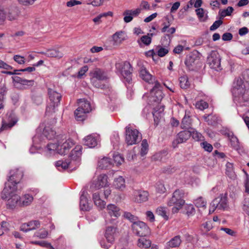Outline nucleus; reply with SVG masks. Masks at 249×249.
Listing matches in <instances>:
<instances>
[{
    "instance_id": "obj_1",
    "label": "nucleus",
    "mask_w": 249,
    "mask_h": 249,
    "mask_svg": "<svg viewBox=\"0 0 249 249\" xmlns=\"http://www.w3.org/2000/svg\"><path fill=\"white\" fill-rule=\"evenodd\" d=\"M232 92L234 101L240 106L246 105L249 102V86L247 82H244L241 78H237L233 83Z\"/></svg>"
},
{
    "instance_id": "obj_2",
    "label": "nucleus",
    "mask_w": 249,
    "mask_h": 249,
    "mask_svg": "<svg viewBox=\"0 0 249 249\" xmlns=\"http://www.w3.org/2000/svg\"><path fill=\"white\" fill-rule=\"evenodd\" d=\"M82 149L81 145H76L71 150L68 160L65 161L58 160L56 161L55 165L57 169L62 171L67 168L75 169L78 167L80 164Z\"/></svg>"
},
{
    "instance_id": "obj_3",
    "label": "nucleus",
    "mask_w": 249,
    "mask_h": 249,
    "mask_svg": "<svg viewBox=\"0 0 249 249\" xmlns=\"http://www.w3.org/2000/svg\"><path fill=\"white\" fill-rule=\"evenodd\" d=\"M161 89L162 87L160 83L158 82H156L153 88L150 90V95L149 97V102L151 103H155V105H158V106L154 108L153 112V115L155 122L156 119L159 120V118H161L164 111V106L159 105L163 97Z\"/></svg>"
},
{
    "instance_id": "obj_4",
    "label": "nucleus",
    "mask_w": 249,
    "mask_h": 249,
    "mask_svg": "<svg viewBox=\"0 0 249 249\" xmlns=\"http://www.w3.org/2000/svg\"><path fill=\"white\" fill-rule=\"evenodd\" d=\"M23 176V171L21 168L11 170L8 177L7 181L5 184L4 191L10 193L17 190V185L19 183Z\"/></svg>"
},
{
    "instance_id": "obj_5",
    "label": "nucleus",
    "mask_w": 249,
    "mask_h": 249,
    "mask_svg": "<svg viewBox=\"0 0 249 249\" xmlns=\"http://www.w3.org/2000/svg\"><path fill=\"white\" fill-rule=\"evenodd\" d=\"M90 81L91 84L96 88L104 89L105 85L102 82L108 78L106 71L99 68H96L90 72Z\"/></svg>"
},
{
    "instance_id": "obj_6",
    "label": "nucleus",
    "mask_w": 249,
    "mask_h": 249,
    "mask_svg": "<svg viewBox=\"0 0 249 249\" xmlns=\"http://www.w3.org/2000/svg\"><path fill=\"white\" fill-rule=\"evenodd\" d=\"M183 193L181 190H176L167 202L169 206H174L172 208V212L176 213L182 208L185 203V201L182 199Z\"/></svg>"
},
{
    "instance_id": "obj_7",
    "label": "nucleus",
    "mask_w": 249,
    "mask_h": 249,
    "mask_svg": "<svg viewBox=\"0 0 249 249\" xmlns=\"http://www.w3.org/2000/svg\"><path fill=\"white\" fill-rule=\"evenodd\" d=\"M48 95L50 102L46 107V113L50 114L55 112V109L57 107L61 100L62 96L60 93L52 89H48Z\"/></svg>"
},
{
    "instance_id": "obj_8",
    "label": "nucleus",
    "mask_w": 249,
    "mask_h": 249,
    "mask_svg": "<svg viewBox=\"0 0 249 249\" xmlns=\"http://www.w3.org/2000/svg\"><path fill=\"white\" fill-rule=\"evenodd\" d=\"M228 207V199L226 194H221L214 199L210 206L209 213H212L216 209L224 210Z\"/></svg>"
},
{
    "instance_id": "obj_9",
    "label": "nucleus",
    "mask_w": 249,
    "mask_h": 249,
    "mask_svg": "<svg viewBox=\"0 0 249 249\" xmlns=\"http://www.w3.org/2000/svg\"><path fill=\"white\" fill-rule=\"evenodd\" d=\"M142 138V135L138 130L132 129L130 125L125 127V142L127 145L136 144Z\"/></svg>"
},
{
    "instance_id": "obj_10",
    "label": "nucleus",
    "mask_w": 249,
    "mask_h": 249,
    "mask_svg": "<svg viewBox=\"0 0 249 249\" xmlns=\"http://www.w3.org/2000/svg\"><path fill=\"white\" fill-rule=\"evenodd\" d=\"M117 234V229L115 227L113 226L107 227L105 233V237L107 243L106 244L104 241H102L101 242V246L104 249H108L114 241Z\"/></svg>"
},
{
    "instance_id": "obj_11",
    "label": "nucleus",
    "mask_w": 249,
    "mask_h": 249,
    "mask_svg": "<svg viewBox=\"0 0 249 249\" xmlns=\"http://www.w3.org/2000/svg\"><path fill=\"white\" fill-rule=\"evenodd\" d=\"M134 233L140 236H145L150 233V229L144 222L138 221L132 225Z\"/></svg>"
},
{
    "instance_id": "obj_12",
    "label": "nucleus",
    "mask_w": 249,
    "mask_h": 249,
    "mask_svg": "<svg viewBox=\"0 0 249 249\" xmlns=\"http://www.w3.org/2000/svg\"><path fill=\"white\" fill-rule=\"evenodd\" d=\"M207 63L212 69L218 71L221 66V58L216 51H212L207 57Z\"/></svg>"
},
{
    "instance_id": "obj_13",
    "label": "nucleus",
    "mask_w": 249,
    "mask_h": 249,
    "mask_svg": "<svg viewBox=\"0 0 249 249\" xmlns=\"http://www.w3.org/2000/svg\"><path fill=\"white\" fill-rule=\"evenodd\" d=\"M74 145V142L71 138L62 140L58 142V153L62 155H65Z\"/></svg>"
},
{
    "instance_id": "obj_14",
    "label": "nucleus",
    "mask_w": 249,
    "mask_h": 249,
    "mask_svg": "<svg viewBox=\"0 0 249 249\" xmlns=\"http://www.w3.org/2000/svg\"><path fill=\"white\" fill-rule=\"evenodd\" d=\"M109 185L107 176L105 174H101L98 176L97 179L93 182L91 188L93 187L99 190L102 188L108 187Z\"/></svg>"
},
{
    "instance_id": "obj_15",
    "label": "nucleus",
    "mask_w": 249,
    "mask_h": 249,
    "mask_svg": "<svg viewBox=\"0 0 249 249\" xmlns=\"http://www.w3.org/2000/svg\"><path fill=\"white\" fill-rule=\"evenodd\" d=\"M14 192H12L10 193H8L3 191L4 193L10 196L7 200V205L11 209H14L17 206H20L21 204V201H20V197L17 194H14L13 193Z\"/></svg>"
},
{
    "instance_id": "obj_16",
    "label": "nucleus",
    "mask_w": 249,
    "mask_h": 249,
    "mask_svg": "<svg viewBox=\"0 0 249 249\" xmlns=\"http://www.w3.org/2000/svg\"><path fill=\"white\" fill-rule=\"evenodd\" d=\"M191 136V131L183 130L180 131L178 134L176 139L173 142V146L175 147L178 144L185 142Z\"/></svg>"
},
{
    "instance_id": "obj_17",
    "label": "nucleus",
    "mask_w": 249,
    "mask_h": 249,
    "mask_svg": "<svg viewBox=\"0 0 249 249\" xmlns=\"http://www.w3.org/2000/svg\"><path fill=\"white\" fill-rule=\"evenodd\" d=\"M40 222L38 220H32L28 222L22 224L20 227V231L27 232L30 231L34 230L39 228Z\"/></svg>"
},
{
    "instance_id": "obj_18",
    "label": "nucleus",
    "mask_w": 249,
    "mask_h": 249,
    "mask_svg": "<svg viewBox=\"0 0 249 249\" xmlns=\"http://www.w3.org/2000/svg\"><path fill=\"white\" fill-rule=\"evenodd\" d=\"M140 76L142 79L150 84H154L156 82H158L146 68L143 66L140 70Z\"/></svg>"
},
{
    "instance_id": "obj_19",
    "label": "nucleus",
    "mask_w": 249,
    "mask_h": 249,
    "mask_svg": "<svg viewBox=\"0 0 249 249\" xmlns=\"http://www.w3.org/2000/svg\"><path fill=\"white\" fill-rule=\"evenodd\" d=\"M133 195L134 201L138 203L146 202L148 199L149 193L146 191L135 190Z\"/></svg>"
},
{
    "instance_id": "obj_20",
    "label": "nucleus",
    "mask_w": 249,
    "mask_h": 249,
    "mask_svg": "<svg viewBox=\"0 0 249 249\" xmlns=\"http://www.w3.org/2000/svg\"><path fill=\"white\" fill-rule=\"evenodd\" d=\"M132 68L129 63L125 62L122 70V75L126 81L129 83L132 80Z\"/></svg>"
},
{
    "instance_id": "obj_21",
    "label": "nucleus",
    "mask_w": 249,
    "mask_h": 249,
    "mask_svg": "<svg viewBox=\"0 0 249 249\" xmlns=\"http://www.w3.org/2000/svg\"><path fill=\"white\" fill-rule=\"evenodd\" d=\"M17 121L18 119L15 115L13 113H10L9 114H7V121L5 120L2 121L1 129L4 130L11 128L17 123Z\"/></svg>"
},
{
    "instance_id": "obj_22",
    "label": "nucleus",
    "mask_w": 249,
    "mask_h": 249,
    "mask_svg": "<svg viewBox=\"0 0 249 249\" xmlns=\"http://www.w3.org/2000/svg\"><path fill=\"white\" fill-rule=\"evenodd\" d=\"M126 37L127 36L124 31L117 32L112 36V44L114 46L119 45L126 39Z\"/></svg>"
},
{
    "instance_id": "obj_23",
    "label": "nucleus",
    "mask_w": 249,
    "mask_h": 249,
    "mask_svg": "<svg viewBox=\"0 0 249 249\" xmlns=\"http://www.w3.org/2000/svg\"><path fill=\"white\" fill-rule=\"evenodd\" d=\"M84 142L85 145L89 147H94L98 144V136L96 134L89 135L84 139Z\"/></svg>"
},
{
    "instance_id": "obj_24",
    "label": "nucleus",
    "mask_w": 249,
    "mask_h": 249,
    "mask_svg": "<svg viewBox=\"0 0 249 249\" xmlns=\"http://www.w3.org/2000/svg\"><path fill=\"white\" fill-rule=\"evenodd\" d=\"M106 210L107 213L111 216L117 218L121 215L120 209L114 204L107 205Z\"/></svg>"
},
{
    "instance_id": "obj_25",
    "label": "nucleus",
    "mask_w": 249,
    "mask_h": 249,
    "mask_svg": "<svg viewBox=\"0 0 249 249\" xmlns=\"http://www.w3.org/2000/svg\"><path fill=\"white\" fill-rule=\"evenodd\" d=\"M87 192L84 190L82 192L80 200V207L82 210L89 211L90 207L87 197Z\"/></svg>"
},
{
    "instance_id": "obj_26",
    "label": "nucleus",
    "mask_w": 249,
    "mask_h": 249,
    "mask_svg": "<svg viewBox=\"0 0 249 249\" xmlns=\"http://www.w3.org/2000/svg\"><path fill=\"white\" fill-rule=\"evenodd\" d=\"M92 199L95 205L100 209H103L105 208L106 202L100 197L99 192H95L92 195Z\"/></svg>"
},
{
    "instance_id": "obj_27",
    "label": "nucleus",
    "mask_w": 249,
    "mask_h": 249,
    "mask_svg": "<svg viewBox=\"0 0 249 249\" xmlns=\"http://www.w3.org/2000/svg\"><path fill=\"white\" fill-rule=\"evenodd\" d=\"M181 242L180 236L176 235L166 243V247L168 249L178 248L180 246Z\"/></svg>"
},
{
    "instance_id": "obj_28",
    "label": "nucleus",
    "mask_w": 249,
    "mask_h": 249,
    "mask_svg": "<svg viewBox=\"0 0 249 249\" xmlns=\"http://www.w3.org/2000/svg\"><path fill=\"white\" fill-rule=\"evenodd\" d=\"M40 53L44 54L48 57H56L58 58H62L63 56V53L56 49H49L46 52H42Z\"/></svg>"
},
{
    "instance_id": "obj_29",
    "label": "nucleus",
    "mask_w": 249,
    "mask_h": 249,
    "mask_svg": "<svg viewBox=\"0 0 249 249\" xmlns=\"http://www.w3.org/2000/svg\"><path fill=\"white\" fill-rule=\"evenodd\" d=\"M113 186L116 189L123 191L125 188V181L124 178L119 176L118 178H115L113 183Z\"/></svg>"
},
{
    "instance_id": "obj_30",
    "label": "nucleus",
    "mask_w": 249,
    "mask_h": 249,
    "mask_svg": "<svg viewBox=\"0 0 249 249\" xmlns=\"http://www.w3.org/2000/svg\"><path fill=\"white\" fill-rule=\"evenodd\" d=\"M12 79L15 84H19L22 86H32L34 83V80H26L17 76L12 77Z\"/></svg>"
},
{
    "instance_id": "obj_31",
    "label": "nucleus",
    "mask_w": 249,
    "mask_h": 249,
    "mask_svg": "<svg viewBox=\"0 0 249 249\" xmlns=\"http://www.w3.org/2000/svg\"><path fill=\"white\" fill-rule=\"evenodd\" d=\"M78 108L84 110L85 111L89 112L91 111V107L89 102L85 99H80L78 100Z\"/></svg>"
},
{
    "instance_id": "obj_32",
    "label": "nucleus",
    "mask_w": 249,
    "mask_h": 249,
    "mask_svg": "<svg viewBox=\"0 0 249 249\" xmlns=\"http://www.w3.org/2000/svg\"><path fill=\"white\" fill-rule=\"evenodd\" d=\"M198 61L197 57L194 54H190L186 59L185 63L189 69H191Z\"/></svg>"
},
{
    "instance_id": "obj_33",
    "label": "nucleus",
    "mask_w": 249,
    "mask_h": 249,
    "mask_svg": "<svg viewBox=\"0 0 249 249\" xmlns=\"http://www.w3.org/2000/svg\"><path fill=\"white\" fill-rule=\"evenodd\" d=\"M56 132L52 128L45 126L42 132V135L47 139L51 140L55 138Z\"/></svg>"
},
{
    "instance_id": "obj_34",
    "label": "nucleus",
    "mask_w": 249,
    "mask_h": 249,
    "mask_svg": "<svg viewBox=\"0 0 249 249\" xmlns=\"http://www.w3.org/2000/svg\"><path fill=\"white\" fill-rule=\"evenodd\" d=\"M112 163L110 159L105 157L98 161V166L100 169H104L111 166Z\"/></svg>"
},
{
    "instance_id": "obj_35",
    "label": "nucleus",
    "mask_w": 249,
    "mask_h": 249,
    "mask_svg": "<svg viewBox=\"0 0 249 249\" xmlns=\"http://www.w3.org/2000/svg\"><path fill=\"white\" fill-rule=\"evenodd\" d=\"M203 118L209 125H212L216 124L219 121L218 117L213 114L205 115L203 116Z\"/></svg>"
},
{
    "instance_id": "obj_36",
    "label": "nucleus",
    "mask_w": 249,
    "mask_h": 249,
    "mask_svg": "<svg viewBox=\"0 0 249 249\" xmlns=\"http://www.w3.org/2000/svg\"><path fill=\"white\" fill-rule=\"evenodd\" d=\"M156 213L161 216L165 220H167L169 218V213L166 207H158L156 210Z\"/></svg>"
},
{
    "instance_id": "obj_37",
    "label": "nucleus",
    "mask_w": 249,
    "mask_h": 249,
    "mask_svg": "<svg viewBox=\"0 0 249 249\" xmlns=\"http://www.w3.org/2000/svg\"><path fill=\"white\" fill-rule=\"evenodd\" d=\"M226 174L231 179H234L236 178L232 163L231 162L227 163L226 165Z\"/></svg>"
},
{
    "instance_id": "obj_38",
    "label": "nucleus",
    "mask_w": 249,
    "mask_h": 249,
    "mask_svg": "<svg viewBox=\"0 0 249 249\" xmlns=\"http://www.w3.org/2000/svg\"><path fill=\"white\" fill-rule=\"evenodd\" d=\"M88 112L77 108L74 111V116L76 120L78 121H84L86 117V114Z\"/></svg>"
},
{
    "instance_id": "obj_39",
    "label": "nucleus",
    "mask_w": 249,
    "mask_h": 249,
    "mask_svg": "<svg viewBox=\"0 0 249 249\" xmlns=\"http://www.w3.org/2000/svg\"><path fill=\"white\" fill-rule=\"evenodd\" d=\"M19 15V11L18 9L15 8L10 10L8 9L7 18L10 21L16 20L18 18Z\"/></svg>"
},
{
    "instance_id": "obj_40",
    "label": "nucleus",
    "mask_w": 249,
    "mask_h": 249,
    "mask_svg": "<svg viewBox=\"0 0 249 249\" xmlns=\"http://www.w3.org/2000/svg\"><path fill=\"white\" fill-rule=\"evenodd\" d=\"M150 240L147 239L143 236L140 238L138 240V246L142 248H148L151 246Z\"/></svg>"
},
{
    "instance_id": "obj_41",
    "label": "nucleus",
    "mask_w": 249,
    "mask_h": 249,
    "mask_svg": "<svg viewBox=\"0 0 249 249\" xmlns=\"http://www.w3.org/2000/svg\"><path fill=\"white\" fill-rule=\"evenodd\" d=\"M33 200V197L32 196L30 195L29 194L25 195L21 198H20V206H28L31 204Z\"/></svg>"
},
{
    "instance_id": "obj_42",
    "label": "nucleus",
    "mask_w": 249,
    "mask_h": 249,
    "mask_svg": "<svg viewBox=\"0 0 249 249\" xmlns=\"http://www.w3.org/2000/svg\"><path fill=\"white\" fill-rule=\"evenodd\" d=\"M191 123L192 122L191 119L190 118V116L186 113L182 120V122L180 125L182 129L188 128L190 127L191 124Z\"/></svg>"
},
{
    "instance_id": "obj_43",
    "label": "nucleus",
    "mask_w": 249,
    "mask_h": 249,
    "mask_svg": "<svg viewBox=\"0 0 249 249\" xmlns=\"http://www.w3.org/2000/svg\"><path fill=\"white\" fill-rule=\"evenodd\" d=\"M58 144L52 143H49L47 145L45 151L48 155L53 154L55 151L58 153Z\"/></svg>"
},
{
    "instance_id": "obj_44",
    "label": "nucleus",
    "mask_w": 249,
    "mask_h": 249,
    "mask_svg": "<svg viewBox=\"0 0 249 249\" xmlns=\"http://www.w3.org/2000/svg\"><path fill=\"white\" fill-rule=\"evenodd\" d=\"M48 235L49 232L47 230L45 229H40L35 232L34 236L39 239H45L48 237Z\"/></svg>"
},
{
    "instance_id": "obj_45",
    "label": "nucleus",
    "mask_w": 249,
    "mask_h": 249,
    "mask_svg": "<svg viewBox=\"0 0 249 249\" xmlns=\"http://www.w3.org/2000/svg\"><path fill=\"white\" fill-rule=\"evenodd\" d=\"M180 86L182 89H186L189 87L190 83L186 76H181L179 78Z\"/></svg>"
},
{
    "instance_id": "obj_46",
    "label": "nucleus",
    "mask_w": 249,
    "mask_h": 249,
    "mask_svg": "<svg viewBox=\"0 0 249 249\" xmlns=\"http://www.w3.org/2000/svg\"><path fill=\"white\" fill-rule=\"evenodd\" d=\"M141 146L140 154L142 156H144L147 153L148 151V144L146 140L144 139L142 141Z\"/></svg>"
},
{
    "instance_id": "obj_47",
    "label": "nucleus",
    "mask_w": 249,
    "mask_h": 249,
    "mask_svg": "<svg viewBox=\"0 0 249 249\" xmlns=\"http://www.w3.org/2000/svg\"><path fill=\"white\" fill-rule=\"evenodd\" d=\"M124 216L125 218L128 219L131 222H132V224L136 223L138 221V217L132 214L129 212H124Z\"/></svg>"
},
{
    "instance_id": "obj_48",
    "label": "nucleus",
    "mask_w": 249,
    "mask_h": 249,
    "mask_svg": "<svg viewBox=\"0 0 249 249\" xmlns=\"http://www.w3.org/2000/svg\"><path fill=\"white\" fill-rule=\"evenodd\" d=\"M8 9L6 8L0 7V23L2 24L5 21Z\"/></svg>"
},
{
    "instance_id": "obj_49",
    "label": "nucleus",
    "mask_w": 249,
    "mask_h": 249,
    "mask_svg": "<svg viewBox=\"0 0 249 249\" xmlns=\"http://www.w3.org/2000/svg\"><path fill=\"white\" fill-rule=\"evenodd\" d=\"M196 206L198 208L206 207V201L202 197H199L195 200L194 202Z\"/></svg>"
},
{
    "instance_id": "obj_50",
    "label": "nucleus",
    "mask_w": 249,
    "mask_h": 249,
    "mask_svg": "<svg viewBox=\"0 0 249 249\" xmlns=\"http://www.w3.org/2000/svg\"><path fill=\"white\" fill-rule=\"evenodd\" d=\"M243 211L249 216V197H245L242 203Z\"/></svg>"
},
{
    "instance_id": "obj_51",
    "label": "nucleus",
    "mask_w": 249,
    "mask_h": 249,
    "mask_svg": "<svg viewBox=\"0 0 249 249\" xmlns=\"http://www.w3.org/2000/svg\"><path fill=\"white\" fill-rule=\"evenodd\" d=\"M233 11V8L231 6H229L226 9H224L219 11V13L222 18L230 16Z\"/></svg>"
},
{
    "instance_id": "obj_52",
    "label": "nucleus",
    "mask_w": 249,
    "mask_h": 249,
    "mask_svg": "<svg viewBox=\"0 0 249 249\" xmlns=\"http://www.w3.org/2000/svg\"><path fill=\"white\" fill-rule=\"evenodd\" d=\"M191 136L192 138L196 141H201L203 140V136L199 132L193 130L191 131Z\"/></svg>"
},
{
    "instance_id": "obj_53",
    "label": "nucleus",
    "mask_w": 249,
    "mask_h": 249,
    "mask_svg": "<svg viewBox=\"0 0 249 249\" xmlns=\"http://www.w3.org/2000/svg\"><path fill=\"white\" fill-rule=\"evenodd\" d=\"M196 107L197 108L202 110L208 107V104L206 102H205L203 100H200L196 103Z\"/></svg>"
},
{
    "instance_id": "obj_54",
    "label": "nucleus",
    "mask_w": 249,
    "mask_h": 249,
    "mask_svg": "<svg viewBox=\"0 0 249 249\" xmlns=\"http://www.w3.org/2000/svg\"><path fill=\"white\" fill-rule=\"evenodd\" d=\"M185 209L186 211V214L188 216L194 215L195 213V209L192 204L186 205L185 206Z\"/></svg>"
},
{
    "instance_id": "obj_55",
    "label": "nucleus",
    "mask_w": 249,
    "mask_h": 249,
    "mask_svg": "<svg viewBox=\"0 0 249 249\" xmlns=\"http://www.w3.org/2000/svg\"><path fill=\"white\" fill-rule=\"evenodd\" d=\"M123 15L124 16V20L125 22L128 23L132 20L133 17L130 15L129 10H125L124 12Z\"/></svg>"
},
{
    "instance_id": "obj_56",
    "label": "nucleus",
    "mask_w": 249,
    "mask_h": 249,
    "mask_svg": "<svg viewBox=\"0 0 249 249\" xmlns=\"http://www.w3.org/2000/svg\"><path fill=\"white\" fill-rule=\"evenodd\" d=\"M113 157L114 163H115L116 165L121 164L124 161V158L120 154H114Z\"/></svg>"
},
{
    "instance_id": "obj_57",
    "label": "nucleus",
    "mask_w": 249,
    "mask_h": 249,
    "mask_svg": "<svg viewBox=\"0 0 249 249\" xmlns=\"http://www.w3.org/2000/svg\"><path fill=\"white\" fill-rule=\"evenodd\" d=\"M196 15L201 21H205V19L204 18V12L203 8H197L196 9Z\"/></svg>"
},
{
    "instance_id": "obj_58",
    "label": "nucleus",
    "mask_w": 249,
    "mask_h": 249,
    "mask_svg": "<svg viewBox=\"0 0 249 249\" xmlns=\"http://www.w3.org/2000/svg\"><path fill=\"white\" fill-rule=\"evenodd\" d=\"M201 146L205 151L209 152H211L213 149V146L210 143H208L207 142H203L201 143Z\"/></svg>"
},
{
    "instance_id": "obj_59",
    "label": "nucleus",
    "mask_w": 249,
    "mask_h": 249,
    "mask_svg": "<svg viewBox=\"0 0 249 249\" xmlns=\"http://www.w3.org/2000/svg\"><path fill=\"white\" fill-rule=\"evenodd\" d=\"M157 192L160 194H163L165 192L166 188L163 183L159 182L156 185Z\"/></svg>"
},
{
    "instance_id": "obj_60",
    "label": "nucleus",
    "mask_w": 249,
    "mask_h": 249,
    "mask_svg": "<svg viewBox=\"0 0 249 249\" xmlns=\"http://www.w3.org/2000/svg\"><path fill=\"white\" fill-rule=\"evenodd\" d=\"M244 183L245 188V192L249 194V176L247 173L245 174Z\"/></svg>"
},
{
    "instance_id": "obj_61",
    "label": "nucleus",
    "mask_w": 249,
    "mask_h": 249,
    "mask_svg": "<svg viewBox=\"0 0 249 249\" xmlns=\"http://www.w3.org/2000/svg\"><path fill=\"white\" fill-rule=\"evenodd\" d=\"M229 137L230 138V142L231 145L233 147H237L238 146V140L237 138L231 135V136L229 135Z\"/></svg>"
},
{
    "instance_id": "obj_62",
    "label": "nucleus",
    "mask_w": 249,
    "mask_h": 249,
    "mask_svg": "<svg viewBox=\"0 0 249 249\" xmlns=\"http://www.w3.org/2000/svg\"><path fill=\"white\" fill-rule=\"evenodd\" d=\"M13 59L19 64H23L25 63L24 57L19 55H15Z\"/></svg>"
},
{
    "instance_id": "obj_63",
    "label": "nucleus",
    "mask_w": 249,
    "mask_h": 249,
    "mask_svg": "<svg viewBox=\"0 0 249 249\" xmlns=\"http://www.w3.org/2000/svg\"><path fill=\"white\" fill-rule=\"evenodd\" d=\"M223 23V21L222 20L219 19L216 20L214 22L213 25L210 27L211 31H214L217 29Z\"/></svg>"
},
{
    "instance_id": "obj_64",
    "label": "nucleus",
    "mask_w": 249,
    "mask_h": 249,
    "mask_svg": "<svg viewBox=\"0 0 249 249\" xmlns=\"http://www.w3.org/2000/svg\"><path fill=\"white\" fill-rule=\"evenodd\" d=\"M142 42L146 45H149L151 42V37L148 36H143L141 37Z\"/></svg>"
}]
</instances>
